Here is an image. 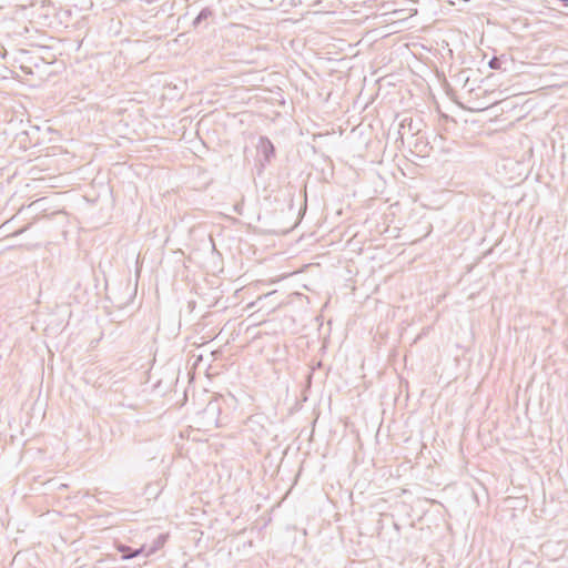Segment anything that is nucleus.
<instances>
[{"mask_svg":"<svg viewBox=\"0 0 568 568\" xmlns=\"http://www.w3.org/2000/svg\"><path fill=\"white\" fill-rule=\"evenodd\" d=\"M256 150L258 155L260 169L258 174L263 172L265 166L271 163V161L275 158L276 151L273 142L265 135H261L258 138V143L256 145Z\"/></svg>","mask_w":568,"mask_h":568,"instance_id":"nucleus-1","label":"nucleus"},{"mask_svg":"<svg viewBox=\"0 0 568 568\" xmlns=\"http://www.w3.org/2000/svg\"><path fill=\"white\" fill-rule=\"evenodd\" d=\"M214 19V10L205 7L194 18L192 26L194 29L204 30L210 26V21Z\"/></svg>","mask_w":568,"mask_h":568,"instance_id":"nucleus-2","label":"nucleus"},{"mask_svg":"<svg viewBox=\"0 0 568 568\" xmlns=\"http://www.w3.org/2000/svg\"><path fill=\"white\" fill-rule=\"evenodd\" d=\"M19 60L22 62L21 70L24 73H32L31 65L38 68L39 61H43L41 57H34L31 54L28 50H20V58Z\"/></svg>","mask_w":568,"mask_h":568,"instance_id":"nucleus-3","label":"nucleus"},{"mask_svg":"<svg viewBox=\"0 0 568 568\" xmlns=\"http://www.w3.org/2000/svg\"><path fill=\"white\" fill-rule=\"evenodd\" d=\"M220 410H221V407H220L219 402L210 400L203 410V415L205 417H209L215 427H220L221 423H220L219 418H215V415L219 414Z\"/></svg>","mask_w":568,"mask_h":568,"instance_id":"nucleus-4","label":"nucleus"},{"mask_svg":"<svg viewBox=\"0 0 568 568\" xmlns=\"http://www.w3.org/2000/svg\"><path fill=\"white\" fill-rule=\"evenodd\" d=\"M116 549L121 554L122 559L126 560V559H132V558L139 556L144 550V547L133 549L132 547H130L128 545L118 544Z\"/></svg>","mask_w":568,"mask_h":568,"instance_id":"nucleus-5","label":"nucleus"},{"mask_svg":"<svg viewBox=\"0 0 568 568\" xmlns=\"http://www.w3.org/2000/svg\"><path fill=\"white\" fill-rule=\"evenodd\" d=\"M510 63L511 61L507 57L501 55L491 58L488 64L493 70L507 71V64Z\"/></svg>","mask_w":568,"mask_h":568,"instance_id":"nucleus-6","label":"nucleus"},{"mask_svg":"<svg viewBox=\"0 0 568 568\" xmlns=\"http://www.w3.org/2000/svg\"><path fill=\"white\" fill-rule=\"evenodd\" d=\"M168 537L169 535L168 534H160L152 542L149 551H148V556L152 555V554H155L158 550H160L164 544L168 540Z\"/></svg>","mask_w":568,"mask_h":568,"instance_id":"nucleus-7","label":"nucleus"},{"mask_svg":"<svg viewBox=\"0 0 568 568\" xmlns=\"http://www.w3.org/2000/svg\"><path fill=\"white\" fill-rule=\"evenodd\" d=\"M10 70L6 65L0 64V79H7Z\"/></svg>","mask_w":568,"mask_h":568,"instance_id":"nucleus-8","label":"nucleus"},{"mask_svg":"<svg viewBox=\"0 0 568 568\" xmlns=\"http://www.w3.org/2000/svg\"><path fill=\"white\" fill-rule=\"evenodd\" d=\"M39 130H40L39 126H32L31 131H23V132H21L20 136H23V135L29 136V135L38 132Z\"/></svg>","mask_w":568,"mask_h":568,"instance_id":"nucleus-9","label":"nucleus"},{"mask_svg":"<svg viewBox=\"0 0 568 568\" xmlns=\"http://www.w3.org/2000/svg\"><path fill=\"white\" fill-rule=\"evenodd\" d=\"M406 123H409V125H408V126H409V130H412L413 120H412V119H404V120L402 121L400 128H402V129H405V124H406Z\"/></svg>","mask_w":568,"mask_h":568,"instance_id":"nucleus-10","label":"nucleus"},{"mask_svg":"<svg viewBox=\"0 0 568 568\" xmlns=\"http://www.w3.org/2000/svg\"><path fill=\"white\" fill-rule=\"evenodd\" d=\"M29 227H30V224H28V225H26V226L21 227L20 230L16 231V232L13 233V235H14V236H18V235L22 234L23 232H26Z\"/></svg>","mask_w":568,"mask_h":568,"instance_id":"nucleus-11","label":"nucleus"},{"mask_svg":"<svg viewBox=\"0 0 568 568\" xmlns=\"http://www.w3.org/2000/svg\"><path fill=\"white\" fill-rule=\"evenodd\" d=\"M234 211H235L236 213H239V214H242L241 209H240V206H239V205H235V206H234Z\"/></svg>","mask_w":568,"mask_h":568,"instance_id":"nucleus-12","label":"nucleus"},{"mask_svg":"<svg viewBox=\"0 0 568 568\" xmlns=\"http://www.w3.org/2000/svg\"><path fill=\"white\" fill-rule=\"evenodd\" d=\"M0 55H1L0 57L1 59H4L6 58V52H3V53L1 52Z\"/></svg>","mask_w":568,"mask_h":568,"instance_id":"nucleus-13","label":"nucleus"}]
</instances>
